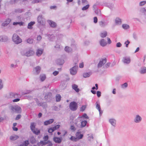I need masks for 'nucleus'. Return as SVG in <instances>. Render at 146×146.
Instances as JSON below:
<instances>
[{
  "mask_svg": "<svg viewBox=\"0 0 146 146\" xmlns=\"http://www.w3.org/2000/svg\"><path fill=\"white\" fill-rule=\"evenodd\" d=\"M69 108L72 111H76L78 108L77 103L74 101L71 102L69 104Z\"/></svg>",
  "mask_w": 146,
  "mask_h": 146,
  "instance_id": "nucleus-1",
  "label": "nucleus"
},
{
  "mask_svg": "<svg viewBox=\"0 0 146 146\" xmlns=\"http://www.w3.org/2000/svg\"><path fill=\"white\" fill-rule=\"evenodd\" d=\"M12 40L16 44L20 43L22 41L21 39L17 35L15 34H14L13 35Z\"/></svg>",
  "mask_w": 146,
  "mask_h": 146,
  "instance_id": "nucleus-2",
  "label": "nucleus"
},
{
  "mask_svg": "<svg viewBox=\"0 0 146 146\" xmlns=\"http://www.w3.org/2000/svg\"><path fill=\"white\" fill-rule=\"evenodd\" d=\"M77 66H74L70 70V72L72 75H75L76 74L77 72Z\"/></svg>",
  "mask_w": 146,
  "mask_h": 146,
  "instance_id": "nucleus-3",
  "label": "nucleus"
},
{
  "mask_svg": "<svg viewBox=\"0 0 146 146\" xmlns=\"http://www.w3.org/2000/svg\"><path fill=\"white\" fill-rule=\"evenodd\" d=\"M75 135L78 141L82 139L83 136V135L81 134L80 132H77L76 133Z\"/></svg>",
  "mask_w": 146,
  "mask_h": 146,
  "instance_id": "nucleus-4",
  "label": "nucleus"
},
{
  "mask_svg": "<svg viewBox=\"0 0 146 146\" xmlns=\"http://www.w3.org/2000/svg\"><path fill=\"white\" fill-rule=\"evenodd\" d=\"M11 21V20L9 18L7 19L1 25V26L3 27H5L7 26L9 24Z\"/></svg>",
  "mask_w": 146,
  "mask_h": 146,
  "instance_id": "nucleus-5",
  "label": "nucleus"
},
{
  "mask_svg": "<svg viewBox=\"0 0 146 146\" xmlns=\"http://www.w3.org/2000/svg\"><path fill=\"white\" fill-rule=\"evenodd\" d=\"M106 62V58L102 59V60L100 61L98 64V67H100L102 66L105 64Z\"/></svg>",
  "mask_w": 146,
  "mask_h": 146,
  "instance_id": "nucleus-6",
  "label": "nucleus"
},
{
  "mask_svg": "<svg viewBox=\"0 0 146 146\" xmlns=\"http://www.w3.org/2000/svg\"><path fill=\"white\" fill-rule=\"evenodd\" d=\"M54 141L56 143H60L62 140V138H59L57 137H55L53 138Z\"/></svg>",
  "mask_w": 146,
  "mask_h": 146,
  "instance_id": "nucleus-7",
  "label": "nucleus"
},
{
  "mask_svg": "<svg viewBox=\"0 0 146 146\" xmlns=\"http://www.w3.org/2000/svg\"><path fill=\"white\" fill-rule=\"evenodd\" d=\"M48 23L50 26L52 27L55 28L56 26V23L51 20H48Z\"/></svg>",
  "mask_w": 146,
  "mask_h": 146,
  "instance_id": "nucleus-8",
  "label": "nucleus"
},
{
  "mask_svg": "<svg viewBox=\"0 0 146 146\" xmlns=\"http://www.w3.org/2000/svg\"><path fill=\"white\" fill-rule=\"evenodd\" d=\"M34 54V52L31 50H30L25 54V55L27 56H29L33 55Z\"/></svg>",
  "mask_w": 146,
  "mask_h": 146,
  "instance_id": "nucleus-9",
  "label": "nucleus"
},
{
  "mask_svg": "<svg viewBox=\"0 0 146 146\" xmlns=\"http://www.w3.org/2000/svg\"><path fill=\"white\" fill-rule=\"evenodd\" d=\"M10 97L11 98H19L20 95L17 94L13 93H11L10 94Z\"/></svg>",
  "mask_w": 146,
  "mask_h": 146,
  "instance_id": "nucleus-10",
  "label": "nucleus"
},
{
  "mask_svg": "<svg viewBox=\"0 0 146 146\" xmlns=\"http://www.w3.org/2000/svg\"><path fill=\"white\" fill-rule=\"evenodd\" d=\"M13 109H14L17 113H19L21 112V108L18 106H15L13 107Z\"/></svg>",
  "mask_w": 146,
  "mask_h": 146,
  "instance_id": "nucleus-11",
  "label": "nucleus"
},
{
  "mask_svg": "<svg viewBox=\"0 0 146 146\" xmlns=\"http://www.w3.org/2000/svg\"><path fill=\"white\" fill-rule=\"evenodd\" d=\"M72 88L76 92H78L80 91L79 89L78 88V86L76 84H73L72 85Z\"/></svg>",
  "mask_w": 146,
  "mask_h": 146,
  "instance_id": "nucleus-12",
  "label": "nucleus"
},
{
  "mask_svg": "<svg viewBox=\"0 0 146 146\" xmlns=\"http://www.w3.org/2000/svg\"><path fill=\"white\" fill-rule=\"evenodd\" d=\"M54 119H50L49 120L46 121L44 122V125H47L48 124L52 123L54 122Z\"/></svg>",
  "mask_w": 146,
  "mask_h": 146,
  "instance_id": "nucleus-13",
  "label": "nucleus"
},
{
  "mask_svg": "<svg viewBox=\"0 0 146 146\" xmlns=\"http://www.w3.org/2000/svg\"><path fill=\"white\" fill-rule=\"evenodd\" d=\"M7 40L8 38L7 36H0V42H5Z\"/></svg>",
  "mask_w": 146,
  "mask_h": 146,
  "instance_id": "nucleus-14",
  "label": "nucleus"
},
{
  "mask_svg": "<svg viewBox=\"0 0 146 146\" xmlns=\"http://www.w3.org/2000/svg\"><path fill=\"white\" fill-rule=\"evenodd\" d=\"M80 117L79 116L74 121V123L75 125L77 126H78L80 124Z\"/></svg>",
  "mask_w": 146,
  "mask_h": 146,
  "instance_id": "nucleus-15",
  "label": "nucleus"
},
{
  "mask_svg": "<svg viewBox=\"0 0 146 146\" xmlns=\"http://www.w3.org/2000/svg\"><path fill=\"white\" fill-rule=\"evenodd\" d=\"M123 62L124 63H129L130 62V59L129 58L125 57L123 58Z\"/></svg>",
  "mask_w": 146,
  "mask_h": 146,
  "instance_id": "nucleus-16",
  "label": "nucleus"
},
{
  "mask_svg": "<svg viewBox=\"0 0 146 146\" xmlns=\"http://www.w3.org/2000/svg\"><path fill=\"white\" fill-rule=\"evenodd\" d=\"M100 43L101 46H105L107 44L106 42L104 39H102L100 42Z\"/></svg>",
  "mask_w": 146,
  "mask_h": 146,
  "instance_id": "nucleus-17",
  "label": "nucleus"
},
{
  "mask_svg": "<svg viewBox=\"0 0 146 146\" xmlns=\"http://www.w3.org/2000/svg\"><path fill=\"white\" fill-rule=\"evenodd\" d=\"M43 52V50L41 49H38L36 52V54L38 56H39L42 54Z\"/></svg>",
  "mask_w": 146,
  "mask_h": 146,
  "instance_id": "nucleus-18",
  "label": "nucleus"
},
{
  "mask_svg": "<svg viewBox=\"0 0 146 146\" xmlns=\"http://www.w3.org/2000/svg\"><path fill=\"white\" fill-rule=\"evenodd\" d=\"M40 79L42 82H43L44 80L46 78V76L45 74L40 75Z\"/></svg>",
  "mask_w": 146,
  "mask_h": 146,
  "instance_id": "nucleus-19",
  "label": "nucleus"
},
{
  "mask_svg": "<svg viewBox=\"0 0 146 146\" xmlns=\"http://www.w3.org/2000/svg\"><path fill=\"white\" fill-rule=\"evenodd\" d=\"M19 137L17 135L11 136L10 137V139L11 140H15L19 138Z\"/></svg>",
  "mask_w": 146,
  "mask_h": 146,
  "instance_id": "nucleus-20",
  "label": "nucleus"
},
{
  "mask_svg": "<svg viewBox=\"0 0 146 146\" xmlns=\"http://www.w3.org/2000/svg\"><path fill=\"white\" fill-rule=\"evenodd\" d=\"M141 119V117L139 115H137L136 116L135 119V122L136 123H138L140 121Z\"/></svg>",
  "mask_w": 146,
  "mask_h": 146,
  "instance_id": "nucleus-21",
  "label": "nucleus"
},
{
  "mask_svg": "<svg viewBox=\"0 0 146 146\" xmlns=\"http://www.w3.org/2000/svg\"><path fill=\"white\" fill-rule=\"evenodd\" d=\"M36 73L38 74L40 72V67L37 66L35 68Z\"/></svg>",
  "mask_w": 146,
  "mask_h": 146,
  "instance_id": "nucleus-22",
  "label": "nucleus"
},
{
  "mask_svg": "<svg viewBox=\"0 0 146 146\" xmlns=\"http://www.w3.org/2000/svg\"><path fill=\"white\" fill-rule=\"evenodd\" d=\"M107 35V33L106 31L100 34V36L102 38L106 37Z\"/></svg>",
  "mask_w": 146,
  "mask_h": 146,
  "instance_id": "nucleus-23",
  "label": "nucleus"
},
{
  "mask_svg": "<svg viewBox=\"0 0 146 146\" xmlns=\"http://www.w3.org/2000/svg\"><path fill=\"white\" fill-rule=\"evenodd\" d=\"M32 131L36 135H38L40 133V131L37 129H35Z\"/></svg>",
  "mask_w": 146,
  "mask_h": 146,
  "instance_id": "nucleus-24",
  "label": "nucleus"
},
{
  "mask_svg": "<svg viewBox=\"0 0 146 146\" xmlns=\"http://www.w3.org/2000/svg\"><path fill=\"white\" fill-rule=\"evenodd\" d=\"M29 144L28 141H25L20 144V146H27Z\"/></svg>",
  "mask_w": 146,
  "mask_h": 146,
  "instance_id": "nucleus-25",
  "label": "nucleus"
},
{
  "mask_svg": "<svg viewBox=\"0 0 146 146\" xmlns=\"http://www.w3.org/2000/svg\"><path fill=\"white\" fill-rule=\"evenodd\" d=\"M35 23L34 22H31L28 24V28L29 29L32 28V26Z\"/></svg>",
  "mask_w": 146,
  "mask_h": 146,
  "instance_id": "nucleus-26",
  "label": "nucleus"
},
{
  "mask_svg": "<svg viewBox=\"0 0 146 146\" xmlns=\"http://www.w3.org/2000/svg\"><path fill=\"white\" fill-rule=\"evenodd\" d=\"M61 99V96L59 94H57L56 96V100L57 102H59Z\"/></svg>",
  "mask_w": 146,
  "mask_h": 146,
  "instance_id": "nucleus-27",
  "label": "nucleus"
},
{
  "mask_svg": "<svg viewBox=\"0 0 146 146\" xmlns=\"http://www.w3.org/2000/svg\"><path fill=\"white\" fill-rule=\"evenodd\" d=\"M35 125L34 123H31L30 128L32 131L35 129Z\"/></svg>",
  "mask_w": 146,
  "mask_h": 146,
  "instance_id": "nucleus-28",
  "label": "nucleus"
},
{
  "mask_svg": "<svg viewBox=\"0 0 146 146\" xmlns=\"http://www.w3.org/2000/svg\"><path fill=\"white\" fill-rule=\"evenodd\" d=\"M110 122L111 125L114 126L115 124V121L114 119H111L109 120Z\"/></svg>",
  "mask_w": 146,
  "mask_h": 146,
  "instance_id": "nucleus-29",
  "label": "nucleus"
},
{
  "mask_svg": "<svg viewBox=\"0 0 146 146\" xmlns=\"http://www.w3.org/2000/svg\"><path fill=\"white\" fill-rule=\"evenodd\" d=\"M87 123V121H84L81 122V126L82 127H84L86 126Z\"/></svg>",
  "mask_w": 146,
  "mask_h": 146,
  "instance_id": "nucleus-30",
  "label": "nucleus"
},
{
  "mask_svg": "<svg viewBox=\"0 0 146 146\" xmlns=\"http://www.w3.org/2000/svg\"><path fill=\"white\" fill-rule=\"evenodd\" d=\"M70 139L73 141H78L76 138V137L72 136L70 138Z\"/></svg>",
  "mask_w": 146,
  "mask_h": 146,
  "instance_id": "nucleus-31",
  "label": "nucleus"
},
{
  "mask_svg": "<svg viewBox=\"0 0 146 146\" xmlns=\"http://www.w3.org/2000/svg\"><path fill=\"white\" fill-rule=\"evenodd\" d=\"M121 20L118 18H116L115 19V22L117 24H120L121 23Z\"/></svg>",
  "mask_w": 146,
  "mask_h": 146,
  "instance_id": "nucleus-32",
  "label": "nucleus"
},
{
  "mask_svg": "<svg viewBox=\"0 0 146 146\" xmlns=\"http://www.w3.org/2000/svg\"><path fill=\"white\" fill-rule=\"evenodd\" d=\"M23 23L22 22H14L13 23V25H16L19 24L20 26H21L23 25Z\"/></svg>",
  "mask_w": 146,
  "mask_h": 146,
  "instance_id": "nucleus-33",
  "label": "nucleus"
},
{
  "mask_svg": "<svg viewBox=\"0 0 146 146\" xmlns=\"http://www.w3.org/2000/svg\"><path fill=\"white\" fill-rule=\"evenodd\" d=\"M122 27L124 29H129V25L124 24L122 25Z\"/></svg>",
  "mask_w": 146,
  "mask_h": 146,
  "instance_id": "nucleus-34",
  "label": "nucleus"
},
{
  "mask_svg": "<svg viewBox=\"0 0 146 146\" xmlns=\"http://www.w3.org/2000/svg\"><path fill=\"white\" fill-rule=\"evenodd\" d=\"M96 108L98 110V111L99 112L100 114V113H101V108H100V105L99 104H97L96 106Z\"/></svg>",
  "mask_w": 146,
  "mask_h": 146,
  "instance_id": "nucleus-35",
  "label": "nucleus"
},
{
  "mask_svg": "<svg viewBox=\"0 0 146 146\" xmlns=\"http://www.w3.org/2000/svg\"><path fill=\"white\" fill-rule=\"evenodd\" d=\"M90 73H84L83 74V76L84 78L89 77L90 76Z\"/></svg>",
  "mask_w": 146,
  "mask_h": 146,
  "instance_id": "nucleus-36",
  "label": "nucleus"
},
{
  "mask_svg": "<svg viewBox=\"0 0 146 146\" xmlns=\"http://www.w3.org/2000/svg\"><path fill=\"white\" fill-rule=\"evenodd\" d=\"M86 106H82L80 109V111H83L86 109Z\"/></svg>",
  "mask_w": 146,
  "mask_h": 146,
  "instance_id": "nucleus-37",
  "label": "nucleus"
},
{
  "mask_svg": "<svg viewBox=\"0 0 146 146\" xmlns=\"http://www.w3.org/2000/svg\"><path fill=\"white\" fill-rule=\"evenodd\" d=\"M33 40L32 39L29 38L27 40V42L29 44H32L33 42Z\"/></svg>",
  "mask_w": 146,
  "mask_h": 146,
  "instance_id": "nucleus-38",
  "label": "nucleus"
},
{
  "mask_svg": "<svg viewBox=\"0 0 146 146\" xmlns=\"http://www.w3.org/2000/svg\"><path fill=\"white\" fill-rule=\"evenodd\" d=\"M89 5L88 4L86 5V6L84 7L82 9V10L83 11L86 10L89 7Z\"/></svg>",
  "mask_w": 146,
  "mask_h": 146,
  "instance_id": "nucleus-39",
  "label": "nucleus"
},
{
  "mask_svg": "<svg viewBox=\"0 0 146 146\" xmlns=\"http://www.w3.org/2000/svg\"><path fill=\"white\" fill-rule=\"evenodd\" d=\"M60 125H56V126L53 127H52L53 128V130H54V131L60 128Z\"/></svg>",
  "mask_w": 146,
  "mask_h": 146,
  "instance_id": "nucleus-40",
  "label": "nucleus"
},
{
  "mask_svg": "<svg viewBox=\"0 0 146 146\" xmlns=\"http://www.w3.org/2000/svg\"><path fill=\"white\" fill-rule=\"evenodd\" d=\"M65 50L66 52H69L72 50L70 47L68 46H66L65 47Z\"/></svg>",
  "mask_w": 146,
  "mask_h": 146,
  "instance_id": "nucleus-41",
  "label": "nucleus"
},
{
  "mask_svg": "<svg viewBox=\"0 0 146 146\" xmlns=\"http://www.w3.org/2000/svg\"><path fill=\"white\" fill-rule=\"evenodd\" d=\"M146 72V68H142L141 71L140 73L141 74H144Z\"/></svg>",
  "mask_w": 146,
  "mask_h": 146,
  "instance_id": "nucleus-42",
  "label": "nucleus"
},
{
  "mask_svg": "<svg viewBox=\"0 0 146 146\" xmlns=\"http://www.w3.org/2000/svg\"><path fill=\"white\" fill-rule=\"evenodd\" d=\"M80 118H87V119H88V118L87 114L85 113H84L82 116L80 117Z\"/></svg>",
  "mask_w": 146,
  "mask_h": 146,
  "instance_id": "nucleus-43",
  "label": "nucleus"
},
{
  "mask_svg": "<svg viewBox=\"0 0 146 146\" xmlns=\"http://www.w3.org/2000/svg\"><path fill=\"white\" fill-rule=\"evenodd\" d=\"M40 143V144L42 145H45L47 144V143H48V142H47V141H46L44 140V141H41Z\"/></svg>",
  "mask_w": 146,
  "mask_h": 146,
  "instance_id": "nucleus-44",
  "label": "nucleus"
},
{
  "mask_svg": "<svg viewBox=\"0 0 146 146\" xmlns=\"http://www.w3.org/2000/svg\"><path fill=\"white\" fill-rule=\"evenodd\" d=\"M70 129L72 131H74L76 130V128L73 125H71L70 127Z\"/></svg>",
  "mask_w": 146,
  "mask_h": 146,
  "instance_id": "nucleus-45",
  "label": "nucleus"
},
{
  "mask_svg": "<svg viewBox=\"0 0 146 146\" xmlns=\"http://www.w3.org/2000/svg\"><path fill=\"white\" fill-rule=\"evenodd\" d=\"M41 19V17H38V22L40 24H41V23H43V21L41 20H40Z\"/></svg>",
  "mask_w": 146,
  "mask_h": 146,
  "instance_id": "nucleus-46",
  "label": "nucleus"
},
{
  "mask_svg": "<svg viewBox=\"0 0 146 146\" xmlns=\"http://www.w3.org/2000/svg\"><path fill=\"white\" fill-rule=\"evenodd\" d=\"M145 3H146V1H143L139 3V5L140 6H143L144 5Z\"/></svg>",
  "mask_w": 146,
  "mask_h": 146,
  "instance_id": "nucleus-47",
  "label": "nucleus"
},
{
  "mask_svg": "<svg viewBox=\"0 0 146 146\" xmlns=\"http://www.w3.org/2000/svg\"><path fill=\"white\" fill-rule=\"evenodd\" d=\"M54 131V130H53L52 127H51V128H49L48 130V133H52Z\"/></svg>",
  "mask_w": 146,
  "mask_h": 146,
  "instance_id": "nucleus-48",
  "label": "nucleus"
},
{
  "mask_svg": "<svg viewBox=\"0 0 146 146\" xmlns=\"http://www.w3.org/2000/svg\"><path fill=\"white\" fill-rule=\"evenodd\" d=\"M130 43V42L127 40V41L125 42V44L126 45V47H127L128 46V44Z\"/></svg>",
  "mask_w": 146,
  "mask_h": 146,
  "instance_id": "nucleus-49",
  "label": "nucleus"
},
{
  "mask_svg": "<svg viewBox=\"0 0 146 146\" xmlns=\"http://www.w3.org/2000/svg\"><path fill=\"white\" fill-rule=\"evenodd\" d=\"M97 94L98 97H100L101 95V92L99 91H98L97 92Z\"/></svg>",
  "mask_w": 146,
  "mask_h": 146,
  "instance_id": "nucleus-50",
  "label": "nucleus"
},
{
  "mask_svg": "<svg viewBox=\"0 0 146 146\" xmlns=\"http://www.w3.org/2000/svg\"><path fill=\"white\" fill-rule=\"evenodd\" d=\"M48 95L49 96H51L52 95V94L51 93H48L44 97L45 98H47L48 97Z\"/></svg>",
  "mask_w": 146,
  "mask_h": 146,
  "instance_id": "nucleus-51",
  "label": "nucleus"
},
{
  "mask_svg": "<svg viewBox=\"0 0 146 146\" xmlns=\"http://www.w3.org/2000/svg\"><path fill=\"white\" fill-rule=\"evenodd\" d=\"M48 139V135H46L44 136L43 137V139L44 141H47Z\"/></svg>",
  "mask_w": 146,
  "mask_h": 146,
  "instance_id": "nucleus-52",
  "label": "nucleus"
},
{
  "mask_svg": "<svg viewBox=\"0 0 146 146\" xmlns=\"http://www.w3.org/2000/svg\"><path fill=\"white\" fill-rule=\"evenodd\" d=\"M20 100V99L19 98H17L16 99H14L13 100V102H19Z\"/></svg>",
  "mask_w": 146,
  "mask_h": 146,
  "instance_id": "nucleus-53",
  "label": "nucleus"
},
{
  "mask_svg": "<svg viewBox=\"0 0 146 146\" xmlns=\"http://www.w3.org/2000/svg\"><path fill=\"white\" fill-rule=\"evenodd\" d=\"M94 22L96 23L98 21V19L96 17H94Z\"/></svg>",
  "mask_w": 146,
  "mask_h": 146,
  "instance_id": "nucleus-54",
  "label": "nucleus"
},
{
  "mask_svg": "<svg viewBox=\"0 0 146 146\" xmlns=\"http://www.w3.org/2000/svg\"><path fill=\"white\" fill-rule=\"evenodd\" d=\"M21 117V115H18L16 117L15 120H17L19 119Z\"/></svg>",
  "mask_w": 146,
  "mask_h": 146,
  "instance_id": "nucleus-55",
  "label": "nucleus"
},
{
  "mask_svg": "<svg viewBox=\"0 0 146 146\" xmlns=\"http://www.w3.org/2000/svg\"><path fill=\"white\" fill-rule=\"evenodd\" d=\"M58 72L57 71H55L53 73V74L54 76H56L58 74Z\"/></svg>",
  "mask_w": 146,
  "mask_h": 146,
  "instance_id": "nucleus-56",
  "label": "nucleus"
},
{
  "mask_svg": "<svg viewBox=\"0 0 146 146\" xmlns=\"http://www.w3.org/2000/svg\"><path fill=\"white\" fill-rule=\"evenodd\" d=\"M127 86V83H125L122 85V88H124V86L125 87H126Z\"/></svg>",
  "mask_w": 146,
  "mask_h": 146,
  "instance_id": "nucleus-57",
  "label": "nucleus"
},
{
  "mask_svg": "<svg viewBox=\"0 0 146 146\" xmlns=\"http://www.w3.org/2000/svg\"><path fill=\"white\" fill-rule=\"evenodd\" d=\"M47 142H48V143H47V144H48V145L47 146H52V143L50 141H47Z\"/></svg>",
  "mask_w": 146,
  "mask_h": 146,
  "instance_id": "nucleus-58",
  "label": "nucleus"
},
{
  "mask_svg": "<svg viewBox=\"0 0 146 146\" xmlns=\"http://www.w3.org/2000/svg\"><path fill=\"white\" fill-rule=\"evenodd\" d=\"M121 46V44L119 42H118L116 44V46L117 47H120Z\"/></svg>",
  "mask_w": 146,
  "mask_h": 146,
  "instance_id": "nucleus-59",
  "label": "nucleus"
},
{
  "mask_svg": "<svg viewBox=\"0 0 146 146\" xmlns=\"http://www.w3.org/2000/svg\"><path fill=\"white\" fill-rule=\"evenodd\" d=\"M79 67L80 68H82L84 67V64L83 63H80L79 65Z\"/></svg>",
  "mask_w": 146,
  "mask_h": 146,
  "instance_id": "nucleus-60",
  "label": "nucleus"
},
{
  "mask_svg": "<svg viewBox=\"0 0 146 146\" xmlns=\"http://www.w3.org/2000/svg\"><path fill=\"white\" fill-rule=\"evenodd\" d=\"M2 80L0 79V89H1L3 87V85L2 84Z\"/></svg>",
  "mask_w": 146,
  "mask_h": 146,
  "instance_id": "nucleus-61",
  "label": "nucleus"
},
{
  "mask_svg": "<svg viewBox=\"0 0 146 146\" xmlns=\"http://www.w3.org/2000/svg\"><path fill=\"white\" fill-rule=\"evenodd\" d=\"M82 3L83 4L84 3L87 4L88 3V1L87 0H82Z\"/></svg>",
  "mask_w": 146,
  "mask_h": 146,
  "instance_id": "nucleus-62",
  "label": "nucleus"
},
{
  "mask_svg": "<svg viewBox=\"0 0 146 146\" xmlns=\"http://www.w3.org/2000/svg\"><path fill=\"white\" fill-rule=\"evenodd\" d=\"M42 37L40 35L38 36L37 37V40H40L41 39Z\"/></svg>",
  "mask_w": 146,
  "mask_h": 146,
  "instance_id": "nucleus-63",
  "label": "nucleus"
},
{
  "mask_svg": "<svg viewBox=\"0 0 146 146\" xmlns=\"http://www.w3.org/2000/svg\"><path fill=\"white\" fill-rule=\"evenodd\" d=\"M13 129L14 131H17L18 130L17 128L14 127H13Z\"/></svg>",
  "mask_w": 146,
  "mask_h": 146,
  "instance_id": "nucleus-64",
  "label": "nucleus"
}]
</instances>
